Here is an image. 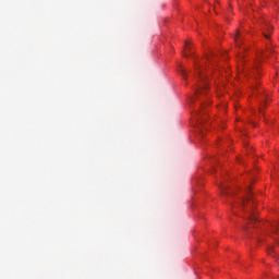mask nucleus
Wrapping results in <instances>:
<instances>
[{
  "mask_svg": "<svg viewBox=\"0 0 279 279\" xmlns=\"http://www.w3.org/2000/svg\"><path fill=\"white\" fill-rule=\"evenodd\" d=\"M206 80H204V76H201V84L196 87L195 89V95H204V93H206Z\"/></svg>",
  "mask_w": 279,
  "mask_h": 279,
  "instance_id": "1",
  "label": "nucleus"
},
{
  "mask_svg": "<svg viewBox=\"0 0 279 279\" xmlns=\"http://www.w3.org/2000/svg\"><path fill=\"white\" fill-rule=\"evenodd\" d=\"M272 29H274V26L269 25V22H265V26L263 28V34L265 38H269V34H271Z\"/></svg>",
  "mask_w": 279,
  "mask_h": 279,
  "instance_id": "2",
  "label": "nucleus"
},
{
  "mask_svg": "<svg viewBox=\"0 0 279 279\" xmlns=\"http://www.w3.org/2000/svg\"><path fill=\"white\" fill-rule=\"evenodd\" d=\"M248 221H257L256 215H254V211H248L247 216Z\"/></svg>",
  "mask_w": 279,
  "mask_h": 279,
  "instance_id": "3",
  "label": "nucleus"
},
{
  "mask_svg": "<svg viewBox=\"0 0 279 279\" xmlns=\"http://www.w3.org/2000/svg\"><path fill=\"white\" fill-rule=\"evenodd\" d=\"M251 199H252V197L248 195L246 198H244L242 201V207L244 208V210H245V208L247 206V202L251 201Z\"/></svg>",
  "mask_w": 279,
  "mask_h": 279,
  "instance_id": "4",
  "label": "nucleus"
},
{
  "mask_svg": "<svg viewBox=\"0 0 279 279\" xmlns=\"http://www.w3.org/2000/svg\"><path fill=\"white\" fill-rule=\"evenodd\" d=\"M234 40L239 47V45H241V33L238 32L236 36L234 37Z\"/></svg>",
  "mask_w": 279,
  "mask_h": 279,
  "instance_id": "5",
  "label": "nucleus"
},
{
  "mask_svg": "<svg viewBox=\"0 0 279 279\" xmlns=\"http://www.w3.org/2000/svg\"><path fill=\"white\" fill-rule=\"evenodd\" d=\"M179 71L183 75V77H186V69H184L183 66H180Z\"/></svg>",
  "mask_w": 279,
  "mask_h": 279,
  "instance_id": "6",
  "label": "nucleus"
},
{
  "mask_svg": "<svg viewBox=\"0 0 279 279\" xmlns=\"http://www.w3.org/2000/svg\"><path fill=\"white\" fill-rule=\"evenodd\" d=\"M279 223L272 225V232H278Z\"/></svg>",
  "mask_w": 279,
  "mask_h": 279,
  "instance_id": "7",
  "label": "nucleus"
},
{
  "mask_svg": "<svg viewBox=\"0 0 279 279\" xmlns=\"http://www.w3.org/2000/svg\"><path fill=\"white\" fill-rule=\"evenodd\" d=\"M274 252V246L268 247V253L271 254Z\"/></svg>",
  "mask_w": 279,
  "mask_h": 279,
  "instance_id": "8",
  "label": "nucleus"
},
{
  "mask_svg": "<svg viewBox=\"0 0 279 279\" xmlns=\"http://www.w3.org/2000/svg\"><path fill=\"white\" fill-rule=\"evenodd\" d=\"M186 48L190 50V56H193V51H191V47H189V44H186Z\"/></svg>",
  "mask_w": 279,
  "mask_h": 279,
  "instance_id": "9",
  "label": "nucleus"
},
{
  "mask_svg": "<svg viewBox=\"0 0 279 279\" xmlns=\"http://www.w3.org/2000/svg\"><path fill=\"white\" fill-rule=\"evenodd\" d=\"M259 112H263V107L259 108Z\"/></svg>",
  "mask_w": 279,
  "mask_h": 279,
  "instance_id": "10",
  "label": "nucleus"
},
{
  "mask_svg": "<svg viewBox=\"0 0 279 279\" xmlns=\"http://www.w3.org/2000/svg\"><path fill=\"white\" fill-rule=\"evenodd\" d=\"M265 104H267V101H264V106H265Z\"/></svg>",
  "mask_w": 279,
  "mask_h": 279,
  "instance_id": "11",
  "label": "nucleus"
},
{
  "mask_svg": "<svg viewBox=\"0 0 279 279\" xmlns=\"http://www.w3.org/2000/svg\"><path fill=\"white\" fill-rule=\"evenodd\" d=\"M278 244H279V240H278Z\"/></svg>",
  "mask_w": 279,
  "mask_h": 279,
  "instance_id": "12",
  "label": "nucleus"
}]
</instances>
